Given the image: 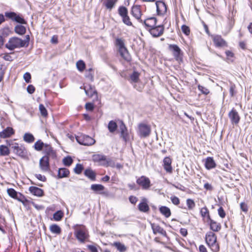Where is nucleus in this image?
I'll return each mask as SVG.
<instances>
[{
    "label": "nucleus",
    "instance_id": "29",
    "mask_svg": "<svg viewBox=\"0 0 252 252\" xmlns=\"http://www.w3.org/2000/svg\"><path fill=\"white\" fill-rule=\"evenodd\" d=\"M69 174V171L65 168H61L58 170V176L59 178L66 177Z\"/></svg>",
    "mask_w": 252,
    "mask_h": 252
},
{
    "label": "nucleus",
    "instance_id": "35",
    "mask_svg": "<svg viewBox=\"0 0 252 252\" xmlns=\"http://www.w3.org/2000/svg\"><path fill=\"white\" fill-rule=\"evenodd\" d=\"M24 140L29 143L33 142L34 141L33 135L30 133H26L23 136Z\"/></svg>",
    "mask_w": 252,
    "mask_h": 252
},
{
    "label": "nucleus",
    "instance_id": "12",
    "mask_svg": "<svg viewBox=\"0 0 252 252\" xmlns=\"http://www.w3.org/2000/svg\"><path fill=\"white\" fill-rule=\"evenodd\" d=\"M148 30L154 37H158L163 34L164 27L162 25H159L158 26H155L153 28L148 29Z\"/></svg>",
    "mask_w": 252,
    "mask_h": 252
},
{
    "label": "nucleus",
    "instance_id": "61",
    "mask_svg": "<svg viewBox=\"0 0 252 252\" xmlns=\"http://www.w3.org/2000/svg\"><path fill=\"white\" fill-rule=\"evenodd\" d=\"M6 143L8 146L10 147L13 149V146L17 145V143L14 142L13 140H6Z\"/></svg>",
    "mask_w": 252,
    "mask_h": 252
},
{
    "label": "nucleus",
    "instance_id": "15",
    "mask_svg": "<svg viewBox=\"0 0 252 252\" xmlns=\"http://www.w3.org/2000/svg\"><path fill=\"white\" fill-rule=\"evenodd\" d=\"M213 40L216 47H221L227 46L226 42L220 35H217L213 36Z\"/></svg>",
    "mask_w": 252,
    "mask_h": 252
},
{
    "label": "nucleus",
    "instance_id": "42",
    "mask_svg": "<svg viewBox=\"0 0 252 252\" xmlns=\"http://www.w3.org/2000/svg\"><path fill=\"white\" fill-rule=\"evenodd\" d=\"M76 66L80 71H82L85 69V64L83 61L80 60L76 63Z\"/></svg>",
    "mask_w": 252,
    "mask_h": 252
},
{
    "label": "nucleus",
    "instance_id": "46",
    "mask_svg": "<svg viewBox=\"0 0 252 252\" xmlns=\"http://www.w3.org/2000/svg\"><path fill=\"white\" fill-rule=\"evenodd\" d=\"M73 162V160L70 157H67L63 159V164L67 166H69Z\"/></svg>",
    "mask_w": 252,
    "mask_h": 252
},
{
    "label": "nucleus",
    "instance_id": "62",
    "mask_svg": "<svg viewBox=\"0 0 252 252\" xmlns=\"http://www.w3.org/2000/svg\"><path fill=\"white\" fill-rule=\"evenodd\" d=\"M35 176L36 177L37 179H38L39 180L44 182L46 181V178L44 176H43L41 174H36L35 175Z\"/></svg>",
    "mask_w": 252,
    "mask_h": 252
},
{
    "label": "nucleus",
    "instance_id": "40",
    "mask_svg": "<svg viewBox=\"0 0 252 252\" xmlns=\"http://www.w3.org/2000/svg\"><path fill=\"white\" fill-rule=\"evenodd\" d=\"M45 144L42 142L40 140L36 141L34 144V148L35 150L40 151H41L44 147Z\"/></svg>",
    "mask_w": 252,
    "mask_h": 252
},
{
    "label": "nucleus",
    "instance_id": "5",
    "mask_svg": "<svg viewBox=\"0 0 252 252\" xmlns=\"http://www.w3.org/2000/svg\"><path fill=\"white\" fill-rule=\"evenodd\" d=\"M151 132L150 126L145 124L140 123L138 125L137 134L141 138H146L149 136Z\"/></svg>",
    "mask_w": 252,
    "mask_h": 252
},
{
    "label": "nucleus",
    "instance_id": "16",
    "mask_svg": "<svg viewBox=\"0 0 252 252\" xmlns=\"http://www.w3.org/2000/svg\"><path fill=\"white\" fill-rule=\"evenodd\" d=\"M205 168L207 170H210L216 167V163L213 157H207L203 160Z\"/></svg>",
    "mask_w": 252,
    "mask_h": 252
},
{
    "label": "nucleus",
    "instance_id": "27",
    "mask_svg": "<svg viewBox=\"0 0 252 252\" xmlns=\"http://www.w3.org/2000/svg\"><path fill=\"white\" fill-rule=\"evenodd\" d=\"M138 207L139 211L142 212H147L149 210V207L145 198L142 200V202L139 204Z\"/></svg>",
    "mask_w": 252,
    "mask_h": 252
},
{
    "label": "nucleus",
    "instance_id": "7",
    "mask_svg": "<svg viewBox=\"0 0 252 252\" xmlns=\"http://www.w3.org/2000/svg\"><path fill=\"white\" fill-rule=\"evenodd\" d=\"M5 16L7 18L15 21L17 23L21 24H26L27 23L25 19L22 17L20 15L17 14L14 12H5Z\"/></svg>",
    "mask_w": 252,
    "mask_h": 252
},
{
    "label": "nucleus",
    "instance_id": "24",
    "mask_svg": "<svg viewBox=\"0 0 252 252\" xmlns=\"http://www.w3.org/2000/svg\"><path fill=\"white\" fill-rule=\"evenodd\" d=\"M118 0H102V4L111 10L115 5Z\"/></svg>",
    "mask_w": 252,
    "mask_h": 252
},
{
    "label": "nucleus",
    "instance_id": "30",
    "mask_svg": "<svg viewBox=\"0 0 252 252\" xmlns=\"http://www.w3.org/2000/svg\"><path fill=\"white\" fill-rule=\"evenodd\" d=\"M84 175L92 181L95 180L96 174L92 169H86L84 171Z\"/></svg>",
    "mask_w": 252,
    "mask_h": 252
},
{
    "label": "nucleus",
    "instance_id": "47",
    "mask_svg": "<svg viewBox=\"0 0 252 252\" xmlns=\"http://www.w3.org/2000/svg\"><path fill=\"white\" fill-rule=\"evenodd\" d=\"M39 109L40 113L42 116L46 117L47 116V114H48L47 111L45 107H44V106L43 104H40L39 105Z\"/></svg>",
    "mask_w": 252,
    "mask_h": 252
},
{
    "label": "nucleus",
    "instance_id": "37",
    "mask_svg": "<svg viewBox=\"0 0 252 252\" xmlns=\"http://www.w3.org/2000/svg\"><path fill=\"white\" fill-rule=\"evenodd\" d=\"M10 153L8 147L4 145L0 146V155L2 156H8Z\"/></svg>",
    "mask_w": 252,
    "mask_h": 252
},
{
    "label": "nucleus",
    "instance_id": "38",
    "mask_svg": "<svg viewBox=\"0 0 252 252\" xmlns=\"http://www.w3.org/2000/svg\"><path fill=\"white\" fill-rule=\"evenodd\" d=\"M50 230L52 233L59 234L61 232V228L57 224H52L50 226Z\"/></svg>",
    "mask_w": 252,
    "mask_h": 252
},
{
    "label": "nucleus",
    "instance_id": "39",
    "mask_svg": "<svg viewBox=\"0 0 252 252\" xmlns=\"http://www.w3.org/2000/svg\"><path fill=\"white\" fill-rule=\"evenodd\" d=\"M200 214L202 217H207V220H210L211 217L209 215V212L206 207H203L200 210Z\"/></svg>",
    "mask_w": 252,
    "mask_h": 252
},
{
    "label": "nucleus",
    "instance_id": "63",
    "mask_svg": "<svg viewBox=\"0 0 252 252\" xmlns=\"http://www.w3.org/2000/svg\"><path fill=\"white\" fill-rule=\"evenodd\" d=\"M85 108L88 110L92 111L94 109V105L92 103H87L85 105Z\"/></svg>",
    "mask_w": 252,
    "mask_h": 252
},
{
    "label": "nucleus",
    "instance_id": "64",
    "mask_svg": "<svg viewBox=\"0 0 252 252\" xmlns=\"http://www.w3.org/2000/svg\"><path fill=\"white\" fill-rule=\"evenodd\" d=\"M129 201L133 204H135L138 200V199L135 196H130L129 197Z\"/></svg>",
    "mask_w": 252,
    "mask_h": 252
},
{
    "label": "nucleus",
    "instance_id": "52",
    "mask_svg": "<svg viewBox=\"0 0 252 252\" xmlns=\"http://www.w3.org/2000/svg\"><path fill=\"white\" fill-rule=\"evenodd\" d=\"M198 89L203 94L205 95L209 94L210 93L209 90L207 88L200 85H198Z\"/></svg>",
    "mask_w": 252,
    "mask_h": 252
},
{
    "label": "nucleus",
    "instance_id": "60",
    "mask_svg": "<svg viewBox=\"0 0 252 252\" xmlns=\"http://www.w3.org/2000/svg\"><path fill=\"white\" fill-rule=\"evenodd\" d=\"M30 42V36L29 35H27L26 36V38L24 40H23V44H24L25 47H28L29 44Z\"/></svg>",
    "mask_w": 252,
    "mask_h": 252
},
{
    "label": "nucleus",
    "instance_id": "54",
    "mask_svg": "<svg viewBox=\"0 0 252 252\" xmlns=\"http://www.w3.org/2000/svg\"><path fill=\"white\" fill-rule=\"evenodd\" d=\"M171 200L173 204L175 205H178L180 203V200L178 197L173 196L170 197Z\"/></svg>",
    "mask_w": 252,
    "mask_h": 252
},
{
    "label": "nucleus",
    "instance_id": "48",
    "mask_svg": "<svg viewBox=\"0 0 252 252\" xmlns=\"http://www.w3.org/2000/svg\"><path fill=\"white\" fill-rule=\"evenodd\" d=\"M103 166H108L114 167L115 166V162L110 158L107 159L106 158V161L104 163H102Z\"/></svg>",
    "mask_w": 252,
    "mask_h": 252
},
{
    "label": "nucleus",
    "instance_id": "4",
    "mask_svg": "<svg viewBox=\"0 0 252 252\" xmlns=\"http://www.w3.org/2000/svg\"><path fill=\"white\" fill-rule=\"evenodd\" d=\"M24 44L23 40L17 37L10 38L8 42L5 44V47L10 50H13L15 48L23 47Z\"/></svg>",
    "mask_w": 252,
    "mask_h": 252
},
{
    "label": "nucleus",
    "instance_id": "11",
    "mask_svg": "<svg viewBox=\"0 0 252 252\" xmlns=\"http://www.w3.org/2000/svg\"><path fill=\"white\" fill-rule=\"evenodd\" d=\"M39 166L41 170L47 172L49 169V159L48 156L43 157L39 160Z\"/></svg>",
    "mask_w": 252,
    "mask_h": 252
},
{
    "label": "nucleus",
    "instance_id": "17",
    "mask_svg": "<svg viewBox=\"0 0 252 252\" xmlns=\"http://www.w3.org/2000/svg\"><path fill=\"white\" fill-rule=\"evenodd\" d=\"M156 4L157 11L158 15H162L166 12L167 8L164 2L162 1H157Z\"/></svg>",
    "mask_w": 252,
    "mask_h": 252
},
{
    "label": "nucleus",
    "instance_id": "18",
    "mask_svg": "<svg viewBox=\"0 0 252 252\" xmlns=\"http://www.w3.org/2000/svg\"><path fill=\"white\" fill-rule=\"evenodd\" d=\"M151 227L153 233L155 234L159 233L163 236H166V232L165 230H164V229L161 227L159 225L155 223H151Z\"/></svg>",
    "mask_w": 252,
    "mask_h": 252
},
{
    "label": "nucleus",
    "instance_id": "3",
    "mask_svg": "<svg viewBox=\"0 0 252 252\" xmlns=\"http://www.w3.org/2000/svg\"><path fill=\"white\" fill-rule=\"evenodd\" d=\"M74 234L80 242H84L89 237L88 230L84 225H77L75 229Z\"/></svg>",
    "mask_w": 252,
    "mask_h": 252
},
{
    "label": "nucleus",
    "instance_id": "20",
    "mask_svg": "<svg viewBox=\"0 0 252 252\" xmlns=\"http://www.w3.org/2000/svg\"><path fill=\"white\" fill-rule=\"evenodd\" d=\"M131 14L136 19L140 21V18L142 15L140 7L139 5H134L131 8Z\"/></svg>",
    "mask_w": 252,
    "mask_h": 252
},
{
    "label": "nucleus",
    "instance_id": "56",
    "mask_svg": "<svg viewBox=\"0 0 252 252\" xmlns=\"http://www.w3.org/2000/svg\"><path fill=\"white\" fill-rule=\"evenodd\" d=\"M218 214L221 218H224L225 216V213L222 207H220L218 209Z\"/></svg>",
    "mask_w": 252,
    "mask_h": 252
},
{
    "label": "nucleus",
    "instance_id": "10",
    "mask_svg": "<svg viewBox=\"0 0 252 252\" xmlns=\"http://www.w3.org/2000/svg\"><path fill=\"white\" fill-rule=\"evenodd\" d=\"M228 117L230 119L231 123L232 125H237L240 120V117L239 115L238 112L234 108L232 110L228 113Z\"/></svg>",
    "mask_w": 252,
    "mask_h": 252
},
{
    "label": "nucleus",
    "instance_id": "41",
    "mask_svg": "<svg viewBox=\"0 0 252 252\" xmlns=\"http://www.w3.org/2000/svg\"><path fill=\"white\" fill-rule=\"evenodd\" d=\"M119 14L121 17L128 14V10L127 8L123 6H120L118 9Z\"/></svg>",
    "mask_w": 252,
    "mask_h": 252
},
{
    "label": "nucleus",
    "instance_id": "21",
    "mask_svg": "<svg viewBox=\"0 0 252 252\" xmlns=\"http://www.w3.org/2000/svg\"><path fill=\"white\" fill-rule=\"evenodd\" d=\"M171 159L168 157H166L163 159L164 169L167 172L172 173V167L171 165Z\"/></svg>",
    "mask_w": 252,
    "mask_h": 252
},
{
    "label": "nucleus",
    "instance_id": "34",
    "mask_svg": "<svg viewBox=\"0 0 252 252\" xmlns=\"http://www.w3.org/2000/svg\"><path fill=\"white\" fill-rule=\"evenodd\" d=\"M139 73L138 72L134 71L132 74L130 75L129 81L131 83H137L139 80Z\"/></svg>",
    "mask_w": 252,
    "mask_h": 252
},
{
    "label": "nucleus",
    "instance_id": "43",
    "mask_svg": "<svg viewBox=\"0 0 252 252\" xmlns=\"http://www.w3.org/2000/svg\"><path fill=\"white\" fill-rule=\"evenodd\" d=\"M8 194L13 198H17V192L13 189L10 188L7 190Z\"/></svg>",
    "mask_w": 252,
    "mask_h": 252
},
{
    "label": "nucleus",
    "instance_id": "19",
    "mask_svg": "<svg viewBox=\"0 0 252 252\" xmlns=\"http://www.w3.org/2000/svg\"><path fill=\"white\" fill-rule=\"evenodd\" d=\"M14 133L13 129L11 127H7L0 132V138H6L10 137Z\"/></svg>",
    "mask_w": 252,
    "mask_h": 252
},
{
    "label": "nucleus",
    "instance_id": "32",
    "mask_svg": "<svg viewBox=\"0 0 252 252\" xmlns=\"http://www.w3.org/2000/svg\"><path fill=\"white\" fill-rule=\"evenodd\" d=\"M159 210L160 213L164 215L166 218H169L171 216L170 210L167 207L161 206Z\"/></svg>",
    "mask_w": 252,
    "mask_h": 252
},
{
    "label": "nucleus",
    "instance_id": "25",
    "mask_svg": "<svg viewBox=\"0 0 252 252\" xmlns=\"http://www.w3.org/2000/svg\"><path fill=\"white\" fill-rule=\"evenodd\" d=\"M84 89L86 95L90 97H92L94 94H96V92L94 90V87L91 85L85 86L84 87Z\"/></svg>",
    "mask_w": 252,
    "mask_h": 252
},
{
    "label": "nucleus",
    "instance_id": "45",
    "mask_svg": "<svg viewBox=\"0 0 252 252\" xmlns=\"http://www.w3.org/2000/svg\"><path fill=\"white\" fill-rule=\"evenodd\" d=\"M87 248L91 252H98V248L100 249V247L96 244L88 245Z\"/></svg>",
    "mask_w": 252,
    "mask_h": 252
},
{
    "label": "nucleus",
    "instance_id": "2",
    "mask_svg": "<svg viewBox=\"0 0 252 252\" xmlns=\"http://www.w3.org/2000/svg\"><path fill=\"white\" fill-rule=\"evenodd\" d=\"M116 45L119 48V52L121 56L126 61H130L131 58L125 47L124 41L122 38H118L116 40Z\"/></svg>",
    "mask_w": 252,
    "mask_h": 252
},
{
    "label": "nucleus",
    "instance_id": "8",
    "mask_svg": "<svg viewBox=\"0 0 252 252\" xmlns=\"http://www.w3.org/2000/svg\"><path fill=\"white\" fill-rule=\"evenodd\" d=\"M169 49L173 52V56L177 61L182 60V52L180 48L177 45L170 44Z\"/></svg>",
    "mask_w": 252,
    "mask_h": 252
},
{
    "label": "nucleus",
    "instance_id": "53",
    "mask_svg": "<svg viewBox=\"0 0 252 252\" xmlns=\"http://www.w3.org/2000/svg\"><path fill=\"white\" fill-rule=\"evenodd\" d=\"M183 32L186 35H188L190 33V29L189 27L186 25H183L181 27Z\"/></svg>",
    "mask_w": 252,
    "mask_h": 252
},
{
    "label": "nucleus",
    "instance_id": "50",
    "mask_svg": "<svg viewBox=\"0 0 252 252\" xmlns=\"http://www.w3.org/2000/svg\"><path fill=\"white\" fill-rule=\"evenodd\" d=\"M187 205L189 210L192 209L195 207V203L191 199H188L187 200Z\"/></svg>",
    "mask_w": 252,
    "mask_h": 252
},
{
    "label": "nucleus",
    "instance_id": "1",
    "mask_svg": "<svg viewBox=\"0 0 252 252\" xmlns=\"http://www.w3.org/2000/svg\"><path fill=\"white\" fill-rule=\"evenodd\" d=\"M206 242L211 250L214 252H217L220 250L219 244L217 242V236L213 232L207 233L205 238Z\"/></svg>",
    "mask_w": 252,
    "mask_h": 252
},
{
    "label": "nucleus",
    "instance_id": "33",
    "mask_svg": "<svg viewBox=\"0 0 252 252\" xmlns=\"http://www.w3.org/2000/svg\"><path fill=\"white\" fill-rule=\"evenodd\" d=\"M14 31L16 33L19 35H23L25 33L26 30L24 26L18 25L15 27Z\"/></svg>",
    "mask_w": 252,
    "mask_h": 252
},
{
    "label": "nucleus",
    "instance_id": "59",
    "mask_svg": "<svg viewBox=\"0 0 252 252\" xmlns=\"http://www.w3.org/2000/svg\"><path fill=\"white\" fill-rule=\"evenodd\" d=\"M241 209L244 212L247 213L248 212V206L247 204L244 202H242L240 204Z\"/></svg>",
    "mask_w": 252,
    "mask_h": 252
},
{
    "label": "nucleus",
    "instance_id": "6",
    "mask_svg": "<svg viewBox=\"0 0 252 252\" xmlns=\"http://www.w3.org/2000/svg\"><path fill=\"white\" fill-rule=\"evenodd\" d=\"M76 139L80 144L85 146H90L95 142V140L93 138L86 135L77 136L76 137Z\"/></svg>",
    "mask_w": 252,
    "mask_h": 252
},
{
    "label": "nucleus",
    "instance_id": "26",
    "mask_svg": "<svg viewBox=\"0 0 252 252\" xmlns=\"http://www.w3.org/2000/svg\"><path fill=\"white\" fill-rule=\"evenodd\" d=\"M207 222L209 223L210 228L213 231H218L220 229V225L211 219H210V220H207Z\"/></svg>",
    "mask_w": 252,
    "mask_h": 252
},
{
    "label": "nucleus",
    "instance_id": "23",
    "mask_svg": "<svg viewBox=\"0 0 252 252\" xmlns=\"http://www.w3.org/2000/svg\"><path fill=\"white\" fill-rule=\"evenodd\" d=\"M91 189L96 193L101 194H105V192L103 191L104 187L100 184H93L91 186Z\"/></svg>",
    "mask_w": 252,
    "mask_h": 252
},
{
    "label": "nucleus",
    "instance_id": "28",
    "mask_svg": "<svg viewBox=\"0 0 252 252\" xmlns=\"http://www.w3.org/2000/svg\"><path fill=\"white\" fill-rule=\"evenodd\" d=\"M106 159V157L102 155H95L93 156V160L95 162H99V164L102 165V163H104Z\"/></svg>",
    "mask_w": 252,
    "mask_h": 252
},
{
    "label": "nucleus",
    "instance_id": "22",
    "mask_svg": "<svg viewBox=\"0 0 252 252\" xmlns=\"http://www.w3.org/2000/svg\"><path fill=\"white\" fill-rule=\"evenodd\" d=\"M29 190L31 193L35 196L41 197L43 195V190L36 187H30Z\"/></svg>",
    "mask_w": 252,
    "mask_h": 252
},
{
    "label": "nucleus",
    "instance_id": "58",
    "mask_svg": "<svg viewBox=\"0 0 252 252\" xmlns=\"http://www.w3.org/2000/svg\"><path fill=\"white\" fill-rule=\"evenodd\" d=\"M27 90L29 94H32L35 91V88L33 85H30L28 86Z\"/></svg>",
    "mask_w": 252,
    "mask_h": 252
},
{
    "label": "nucleus",
    "instance_id": "31",
    "mask_svg": "<svg viewBox=\"0 0 252 252\" xmlns=\"http://www.w3.org/2000/svg\"><path fill=\"white\" fill-rule=\"evenodd\" d=\"M113 246H114L120 252H125L127 250L126 247L124 244L119 242H114L113 244Z\"/></svg>",
    "mask_w": 252,
    "mask_h": 252
},
{
    "label": "nucleus",
    "instance_id": "57",
    "mask_svg": "<svg viewBox=\"0 0 252 252\" xmlns=\"http://www.w3.org/2000/svg\"><path fill=\"white\" fill-rule=\"evenodd\" d=\"M235 90V86L234 85H231V86L230 87V89H229V93H230V96L231 97L234 96L236 94V91Z\"/></svg>",
    "mask_w": 252,
    "mask_h": 252
},
{
    "label": "nucleus",
    "instance_id": "55",
    "mask_svg": "<svg viewBox=\"0 0 252 252\" xmlns=\"http://www.w3.org/2000/svg\"><path fill=\"white\" fill-rule=\"evenodd\" d=\"M24 79L26 82L30 83L31 82V74L29 72H26L24 74L23 76Z\"/></svg>",
    "mask_w": 252,
    "mask_h": 252
},
{
    "label": "nucleus",
    "instance_id": "13",
    "mask_svg": "<svg viewBox=\"0 0 252 252\" xmlns=\"http://www.w3.org/2000/svg\"><path fill=\"white\" fill-rule=\"evenodd\" d=\"M140 22L143 24L147 28V30L153 28L154 27L157 23V19L155 17H150L144 20H140Z\"/></svg>",
    "mask_w": 252,
    "mask_h": 252
},
{
    "label": "nucleus",
    "instance_id": "49",
    "mask_svg": "<svg viewBox=\"0 0 252 252\" xmlns=\"http://www.w3.org/2000/svg\"><path fill=\"white\" fill-rule=\"evenodd\" d=\"M83 169V166L81 164H77L74 169V171L76 174H80Z\"/></svg>",
    "mask_w": 252,
    "mask_h": 252
},
{
    "label": "nucleus",
    "instance_id": "14",
    "mask_svg": "<svg viewBox=\"0 0 252 252\" xmlns=\"http://www.w3.org/2000/svg\"><path fill=\"white\" fill-rule=\"evenodd\" d=\"M13 152L18 156L24 157L26 155L27 152L25 148L22 145H19L17 143V145L13 146Z\"/></svg>",
    "mask_w": 252,
    "mask_h": 252
},
{
    "label": "nucleus",
    "instance_id": "9",
    "mask_svg": "<svg viewBox=\"0 0 252 252\" xmlns=\"http://www.w3.org/2000/svg\"><path fill=\"white\" fill-rule=\"evenodd\" d=\"M136 183L140 186L143 189H148L151 187V181L150 179L144 176L139 178Z\"/></svg>",
    "mask_w": 252,
    "mask_h": 252
},
{
    "label": "nucleus",
    "instance_id": "36",
    "mask_svg": "<svg viewBox=\"0 0 252 252\" xmlns=\"http://www.w3.org/2000/svg\"><path fill=\"white\" fill-rule=\"evenodd\" d=\"M117 125L116 123L113 121L109 122L108 125V128L110 132L114 133L117 128Z\"/></svg>",
    "mask_w": 252,
    "mask_h": 252
},
{
    "label": "nucleus",
    "instance_id": "51",
    "mask_svg": "<svg viewBox=\"0 0 252 252\" xmlns=\"http://www.w3.org/2000/svg\"><path fill=\"white\" fill-rule=\"evenodd\" d=\"M123 22L127 26H131L132 23L130 21V18L128 14L122 17Z\"/></svg>",
    "mask_w": 252,
    "mask_h": 252
},
{
    "label": "nucleus",
    "instance_id": "44",
    "mask_svg": "<svg viewBox=\"0 0 252 252\" xmlns=\"http://www.w3.org/2000/svg\"><path fill=\"white\" fill-rule=\"evenodd\" d=\"M63 217L62 212L61 211H57L53 215V219L56 221L60 220Z\"/></svg>",
    "mask_w": 252,
    "mask_h": 252
}]
</instances>
